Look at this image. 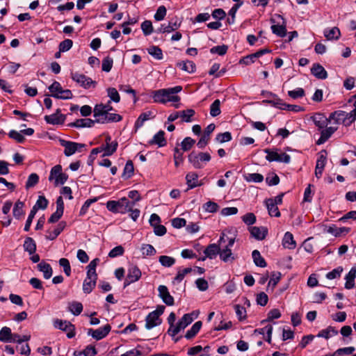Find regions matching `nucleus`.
I'll return each mask as SVG.
<instances>
[{"label":"nucleus","mask_w":356,"mask_h":356,"mask_svg":"<svg viewBox=\"0 0 356 356\" xmlns=\"http://www.w3.org/2000/svg\"><path fill=\"white\" fill-rule=\"evenodd\" d=\"M93 115L95 119L97 118H101L102 117H104L106 115V110L104 104H99L95 105L94 109H93Z\"/></svg>","instance_id":"52"},{"label":"nucleus","mask_w":356,"mask_h":356,"mask_svg":"<svg viewBox=\"0 0 356 356\" xmlns=\"http://www.w3.org/2000/svg\"><path fill=\"white\" fill-rule=\"evenodd\" d=\"M337 127H329L323 129L321 133V137L318 140L317 144L320 145L328 140L331 136L337 130Z\"/></svg>","instance_id":"27"},{"label":"nucleus","mask_w":356,"mask_h":356,"mask_svg":"<svg viewBox=\"0 0 356 356\" xmlns=\"http://www.w3.org/2000/svg\"><path fill=\"white\" fill-rule=\"evenodd\" d=\"M151 114L152 112L150 111L142 113L135 122V128L138 129L141 127L143 125L144 122L149 119V116L151 115Z\"/></svg>","instance_id":"50"},{"label":"nucleus","mask_w":356,"mask_h":356,"mask_svg":"<svg viewBox=\"0 0 356 356\" xmlns=\"http://www.w3.org/2000/svg\"><path fill=\"white\" fill-rule=\"evenodd\" d=\"M60 144L65 148L64 154L66 156H70L73 155L76 152H81L82 149L85 147V144L65 140L63 139L60 140Z\"/></svg>","instance_id":"8"},{"label":"nucleus","mask_w":356,"mask_h":356,"mask_svg":"<svg viewBox=\"0 0 356 356\" xmlns=\"http://www.w3.org/2000/svg\"><path fill=\"white\" fill-rule=\"evenodd\" d=\"M282 245L285 248L291 250L296 248V243L293 239V236L291 232H287L285 233L282 240Z\"/></svg>","instance_id":"34"},{"label":"nucleus","mask_w":356,"mask_h":356,"mask_svg":"<svg viewBox=\"0 0 356 356\" xmlns=\"http://www.w3.org/2000/svg\"><path fill=\"white\" fill-rule=\"evenodd\" d=\"M268 95L272 96V99H266L264 101L273 106L281 110H286L287 104L284 102L282 99L278 97V96L273 92H268Z\"/></svg>","instance_id":"18"},{"label":"nucleus","mask_w":356,"mask_h":356,"mask_svg":"<svg viewBox=\"0 0 356 356\" xmlns=\"http://www.w3.org/2000/svg\"><path fill=\"white\" fill-rule=\"evenodd\" d=\"M220 248L219 245L216 243L209 244L206 249L204 250V253L207 257L210 259H214L218 254H219Z\"/></svg>","instance_id":"28"},{"label":"nucleus","mask_w":356,"mask_h":356,"mask_svg":"<svg viewBox=\"0 0 356 356\" xmlns=\"http://www.w3.org/2000/svg\"><path fill=\"white\" fill-rule=\"evenodd\" d=\"M156 314L150 312L145 318V328L151 330L153 327L160 325L161 320L159 317L156 316Z\"/></svg>","instance_id":"21"},{"label":"nucleus","mask_w":356,"mask_h":356,"mask_svg":"<svg viewBox=\"0 0 356 356\" xmlns=\"http://www.w3.org/2000/svg\"><path fill=\"white\" fill-rule=\"evenodd\" d=\"M180 113L179 118H181L183 122H190L192 121L191 118L195 115V112L193 109H186L179 111Z\"/></svg>","instance_id":"46"},{"label":"nucleus","mask_w":356,"mask_h":356,"mask_svg":"<svg viewBox=\"0 0 356 356\" xmlns=\"http://www.w3.org/2000/svg\"><path fill=\"white\" fill-rule=\"evenodd\" d=\"M305 95V90L302 88H298L295 90L288 91V95L294 99L302 97Z\"/></svg>","instance_id":"63"},{"label":"nucleus","mask_w":356,"mask_h":356,"mask_svg":"<svg viewBox=\"0 0 356 356\" xmlns=\"http://www.w3.org/2000/svg\"><path fill=\"white\" fill-rule=\"evenodd\" d=\"M202 325V321H199L195 322L193 326L191 327L190 330H188L186 334L185 337L187 339H193L200 331Z\"/></svg>","instance_id":"38"},{"label":"nucleus","mask_w":356,"mask_h":356,"mask_svg":"<svg viewBox=\"0 0 356 356\" xmlns=\"http://www.w3.org/2000/svg\"><path fill=\"white\" fill-rule=\"evenodd\" d=\"M24 249L28 252L29 254H33L36 251V244L34 240L31 237H26L24 245Z\"/></svg>","instance_id":"40"},{"label":"nucleus","mask_w":356,"mask_h":356,"mask_svg":"<svg viewBox=\"0 0 356 356\" xmlns=\"http://www.w3.org/2000/svg\"><path fill=\"white\" fill-rule=\"evenodd\" d=\"M181 86H177L173 88L154 90L152 94V98L154 102L163 104L169 102H178L180 101V97L176 94L181 92Z\"/></svg>","instance_id":"1"},{"label":"nucleus","mask_w":356,"mask_h":356,"mask_svg":"<svg viewBox=\"0 0 356 356\" xmlns=\"http://www.w3.org/2000/svg\"><path fill=\"white\" fill-rule=\"evenodd\" d=\"M66 226V222L64 221L60 222L56 227L53 231H48V234L46 236V238L50 241H53L63 232Z\"/></svg>","instance_id":"30"},{"label":"nucleus","mask_w":356,"mask_h":356,"mask_svg":"<svg viewBox=\"0 0 356 356\" xmlns=\"http://www.w3.org/2000/svg\"><path fill=\"white\" fill-rule=\"evenodd\" d=\"M97 122L95 120H91L90 118L78 119L75 122L69 124L70 127H74L76 128L83 127H92Z\"/></svg>","instance_id":"24"},{"label":"nucleus","mask_w":356,"mask_h":356,"mask_svg":"<svg viewBox=\"0 0 356 356\" xmlns=\"http://www.w3.org/2000/svg\"><path fill=\"white\" fill-rule=\"evenodd\" d=\"M38 270L43 273L44 279L48 280L52 276L53 270L50 264L42 261L37 266Z\"/></svg>","instance_id":"26"},{"label":"nucleus","mask_w":356,"mask_h":356,"mask_svg":"<svg viewBox=\"0 0 356 356\" xmlns=\"http://www.w3.org/2000/svg\"><path fill=\"white\" fill-rule=\"evenodd\" d=\"M48 205V200L44 196H39L36 203L32 209H35L37 212L39 209H45Z\"/></svg>","instance_id":"54"},{"label":"nucleus","mask_w":356,"mask_h":356,"mask_svg":"<svg viewBox=\"0 0 356 356\" xmlns=\"http://www.w3.org/2000/svg\"><path fill=\"white\" fill-rule=\"evenodd\" d=\"M159 296L163 302L168 305L172 306L175 303L174 298L170 294L168 289L165 285H160L158 287Z\"/></svg>","instance_id":"13"},{"label":"nucleus","mask_w":356,"mask_h":356,"mask_svg":"<svg viewBox=\"0 0 356 356\" xmlns=\"http://www.w3.org/2000/svg\"><path fill=\"white\" fill-rule=\"evenodd\" d=\"M59 265L63 268V271L67 276L71 275V266L67 259L61 258L59 259Z\"/></svg>","instance_id":"61"},{"label":"nucleus","mask_w":356,"mask_h":356,"mask_svg":"<svg viewBox=\"0 0 356 356\" xmlns=\"http://www.w3.org/2000/svg\"><path fill=\"white\" fill-rule=\"evenodd\" d=\"M24 206V204L23 202H21L18 200L15 204L14 208H13V216L15 218L19 219L24 214L23 207Z\"/></svg>","instance_id":"44"},{"label":"nucleus","mask_w":356,"mask_h":356,"mask_svg":"<svg viewBox=\"0 0 356 356\" xmlns=\"http://www.w3.org/2000/svg\"><path fill=\"white\" fill-rule=\"evenodd\" d=\"M195 143V140L191 137L185 138L181 143V149L183 151H188Z\"/></svg>","instance_id":"58"},{"label":"nucleus","mask_w":356,"mask_h":356,"mask_svg":"<svg viewBox=\"0 0 356 356\" xmlns=\"http://www.w3.org/2000/svg\"><path fill=\"white\" fill-rule=\"evenodd\" d=\"M266 206L268 209V213L270 216L280 217V212L277 205L275 204V202L273 203V198L267 199L265 201Z\"/></svg>","instance_id":"33"},{"label":"nucleus","mask_w":356,"mask_h":356,"mask_svg":"<svg viewBox=\"0 0 356 356\" xmlns=\"http://www.w3.org/2000/svg\"><path fill=\"white\" fill-rule=\"evenodd\" d=\"M221 113L220 110V101L216 99L210 106V115L212 117H216Z\"/></svg>","instance_id":"48"},{"label":"nucleus","mask_w":356,"mask_h":356,"mask_svg":"<svg viewBox=\"0 0 356 356\" xmlns=\"http://www.w3.org/2000/svg\"><path fill=\"white\" fill-rule=\"evenodd\" d=\"M48 179L50 181L54 179V185L57 186L59 184H64L68 179V175L62 172L60 165H56L51 168Z\"/></svg>","instance_id":"6"},{"label":"nucleus","mask_w":356,"mask_h":356,"mask_svg":"<svg viewBox=\"0 0 356 356\" xmlns=\"http://www.w3.org/2000/svg\"><path fill=\"white\" fill-rule=\"evenodd\" d=\"M245 179L248 182L261 183L264 180V176L259 173H250L245 176Z\"/></svg>","instance_id":"53"},{"label":"nucleus","mask_w":356,"mask_h":356,"mask_svg":"<svg viewBox=\"0 0 356 356\" xmlns=\"http://www.w3.org/2000/svg\"><path fill=\"white\" fill-rule=\"evenodd\" d=\"M49 90L51 93V96L56 99H70L72 98V91L68 89H63L60 83L56 81L49 86Z\"/></svg>","instance_id":"2"},{"label":"nucleus","mask_w":356,"mask_h":356,"mask_svg":"<svg viewBox=\"0 0 356 356\" xmlns=\"http://www.w3.org/2000/svg\"><path fill=\"white\" fill-rule=\"evenodd\" d=\"M220 258L225 262H227L229 260H233L232 252L230 248L225 247L222 250H220Z\"/></svg>","instance_id":"45"},{"label":"nucleus","mask_w":356,"mask_h":356,"mask_svg":"<svg viewBox=\"0 0 356 356\" xmlns=\"http://www.w3.org/2000/svg\"><path fill=\"white\" fill-rule=\"evenodd\" d=\"M113 60L110 56L105 57L102 60V69L103 71L108 72L113 67Z\"/></svg>","instance_id":"62"},{"label":"nucleus","mask_w":356,"mask_h":356,"mask_svg":"<svg viewBox=\"0 0 356 356\" xmlns=\"http://www.w3.org/2000/svg\"><path fill=\"white\" fill-rule=\"evenodd\" d=\"M134 164L131 160L127 161L122 177L125 179H129L134 175Z\"/></svg>","instance_id":"42"},{"label":"nucleus","mask_w":356,"mask_h":356,"mask_svg":"<svg viewBox=\"0 0 356 356\" xmlns=\"http://www.w3.org/2000/svg\"><path fill=\"white\" fill-rule=\"evenodd\" d=\"M338 334L337 330H336L334 327L328 326L327 328L321 330L318 334L317 337H322L325 339H328L330 337L335 336Z\"/></svg>","instance_id":"35"},{"label":"nucleus","mask_w":356,"mask_h":356,"mask_svg":"<svg viewBox=\"0 0 356 356\" xmlns=\"http://www.w3.org/2000/svg\"><path fill=\"white\" fill-rule=\"evenodd\" d=\"M180 26V23L177 22H169L168 24H162L156 31L157 33H170L177 30Z\"/></svg>","instance_id":"31"},{"label":"nucleus","mask_w":356,"mask_h":356,"mask_svg":"<svg viewBox=\"0 0 356 356\" xmlns=\"http://www.w3.org/2000/svg\"><path fill=\"white\" fill-rule=\"evenodd\" d=\"M216 126L213 123L209 124L204 129V134L201 138L197 143L199 148L203 149L207 144L210 139V134L214 131Z\"/></svg>","instance_id":"14"},{"label":"nucleus","mask_w":356,"mask_h":356,"mask_svg":"<svg viewBox=\"0 0 356 356\" xmlns=\"http://www.w3.org/2000/svg\"><path fill=\"white\" fill-rule=\"evenodd\" d=\"M142 273L139 268L136 265H131L128 268L127 275L124 282V288L140 280Z\"/></svg>","instance_id":"9"},{"label":"nucleus","mask_w":356,"mask_h":356,"mask_svg":"<svg viewBox=\"0 0 356 356\" xmlns=\"http://www.w3.org/2000/svg\"><path fill=\"white\" fill-rule=\"evenodd\" d=\"M148 53L157 60L163 58L162 50L156 46H152L148 49Z\"/></svg>","instance_id":"59"},{"label":"nucleus","mask_w":356,"mask_h":356,"mask_svg":"<svg viewBox=\"0 0 356 356\" xmlns=\"http://www.w3.org/2000/svg\"><path fill=\"white\" fill-rule=\"evenodd\" d=\"M39 181V176L36 173H31L26 182V188L29 189L35 186Z\"/></svg>","instance_id":"55"},{"label":"nucleus","mask_w":356,"mask_h":356,"mask_svg":"<svg viewBox=\"0 0 356 356\" xmlns=\"http://www.w3.org/2000/svg\"><path fill=\"white\" fill-rule=\"evenodd\" d=\"M324 36L329 40H338L341 36L340 30L337 27H333L331 29H325L323 32Z\"/></svg>","instance_id":"41"},{"label":"nucleus","mask_w":356,"mask_h":356,"mask_svg":"<svg viewBox=\"0 0 356 356\" xmlns=\"http://www.w3.org/2000/svg\"><path fill=\"white\" fill-rule=\"evenodd\" d=\"M356 277V268H352L346 275L345 288L351 289L355 286V279Z\"/></svg>","instance_id":"32"},{"label":"nucleus","mask_w":356,"mask_h":356,"mask_svg":"<svg viewBox=\"0 0 356 356\" xmlns=\"http://www.w3.org/2000/svg\"><path fill=\"white\" fill-rule=\"evenodd\" d=\"M164 136L165 132L161 130L158 131L148 142V144L150 145H156L159 147H165L167 145V141Z\"/></svg>","instance_id":"17"},{"label":"nucleus","mask_w":356,"mask_h":356,"mask_svg":"<svg viewBox=\"0 0 356 356\" xmlns=\"http://www.w3.org/2000/svg\"><path fill=\"white\" fill-rule=\"evenodd\" d=\"M248 230L251 236L259 241L264 239L268 234V229L264 227H250Z\"/></svg>","instance_id":"16"},{"label":"nucleus","mask_w":356,"mask_h":356,"mask_svg":"<svg viewBox=\"0 0 356 356\" xmlns=\"http://www.w3.org/2000/svg\"><path fill=\"white\" fill-rule=\"evenodd\" d=\"M311 73L318 79H325L327 77V72L325 68L318 63H314L311 68Z\"/></svg>","instance_id":"20"},{"label":"nucleus","mask_w":356,"mask_h":356,"mask_svg":"<svg viewBox=\"0 0 356 356\" xmlns=\"http://www.w3.org/2000/svg\"><path fill=\"white\" fill-rule=\"evenodd\" d=\"M177 66L179 67L181 70L187 72L188 73H193L195 71L196 66L195 64L191 60H185L179 62L177 64Z\"/></svg>","instance_id":"36"},{"label":"nucleus","mask_w":356,"mask_h":356,"mask_svg":"<svg viewBox=\"0 0 356 356\" xmlns=\"http://www.w3.org/2000/svg\"><path fill=\"white\" fill-rule=\"evenodd\" d=\"M159 261L165 267H171L175 263V259L173 257L165 255L160 256Z\"/></svg>","instance_id":"56"},{"label":"nucleus","mask_w":356,"mask_h":356,"mask_svg":"<svg viewBox=\"0 0 356 356\" xmlns=\"http://www.w3.org/2000/svg\"><path fill=\"white\" fill-rule=\"evenodd\" d=\"M56 328L66 332L67 337L72 339L75 336V327L70 321L56 319L54 322Z\"/></svg>","instance_id":"10"},{"label":"nucleus","mask_w":356,"mask_h":356,"mask_svg":"<svg viewBox=\"0 0 356 356\" xmlns=\"http://www.w3.org/2000/svg\"><path fill=\"white\" fill-rule=\"evenodd\" d=\"M275 17L282 21V24H275V19L271 18L270 22L273 24L271 26L272 32L278 37L284 38L286 35V22L280 15H275Z\"/></svg>","instance_id":"11"},{"label":"nucleus","mask_w":356,"mask_h":356,"mask_svg":"<svg viewBox=\"0 0 356 356\" xmlns=\"http://www.w3.org/2000/svg\"><path fill=\"white\" fill-rule=\"evenodd\" d=\"M111 330V327L109 324L105 325L102 327H99L97 330L88 329L87 333L88 335L92 336V338L96 340H101L106 337Z\"/></svg>","instance_id":"12"},{"label":"nucleus","mask_w":356,"mask_h":356,"mask_svg":"<svg viewBox=\"0 0 356 356\" xmlns=\"http://www.w3.org/2000/svg\"><path fill=\"white\" fill-rule=\"evenodd\" d=\"M141 29L145 35H149L153 32V26L151 21L145 20L141 24Z\"/></svg>","instance_id":"64"},{"label":"nucleus","mask_w":356,"mask_h":356,"mask_svg":"<svg viewBox=\"0 0 356 356\" xmlns=\"http://www.w3.org/2000/svg\"><path fill=\"white\" fill-rule=\"evenodd\" d=\"M97 280V277H90V275L87 274V277L83 284V291L85 293H90L92 292L96 285Z\"/></svg>","instance_id":"22"},{"label":"nucleus","mask_w":356,"mask_h":356,"mask_svg":"<svg viewBox=\"0 0 356 356\" xmlns=\"http://www.w3.org/2000/svg\"><path fill=\"white\" fill-rule=\"evenodd\" d=\"M198 176L195 172H189L186 176V183L188 186V188L191 189L197 186Z\"/></svg>","instance_id":"43"},{"label":"nucleus","mask_w":356,"mask_h":356,"mask_svg":"<svg viewBox=\"0 0 356 356\" xmlns=\"http://www.w3.org/2000/svg\"><path fill=\"white\" fill-rule=\"evenodd\" d=\"M122 119V116L116 113H107L104 117L101 118H97V123L105 124L109 122H117L121 121Z\"/></svg>","instance_id":"23"},{"label":"nucleus","mask_w":356,"mask_h":356,"mask_svg":"<svg viewBox=\"0 0 356 356\" xmlns=\"http://www.w3.org/2000/svg\"><path fill=\"white\" fill-rule=\"evenodd\" d=\"M118 202V213L122 214L129 212L135 205V202H130L127 197L120 199Z\"/></svg>","instance_id":"19"},{"label":"nucleus","mask_w":356,"mask_h":356,"mask_svg":"<svg viewBox=\"0 0 356 356\" xmlns=\"http://www.w3.org/2000/svg\"><path fill=\"white\" fill-rule=\"evenodd\" d=\"M252 257L254 264L257 266L264 268L266 266L267 264L264 259V258L261 255L260 252L257 250H254L252 252Z\"/></svg>","instance_id":"37"},{"label":"nucleus","mask_w":356,"mask_h":356,"mask_svg":"<svg viewBox=\"0 0 356 356\" xmlns=\"http://www.w3.org/2000/svg\"><path fill=\"white\" fill-rule=\"evenodd\" d=\"M325 163L326 156L321 152L317 159L315 168V175L317 178H320L321 177L324 167L325 165Z\"/></svg>","instance_id":"29"},{"label":"nucleus","mask_w":356,"mask_h":356,"mask_svg":"<svg viewBox=\"0 0 356 356\" xmlns=\"http://www.w3.org/2000/svg\"><path fill=\"white\" fill-rule=\"evenodd\" d=\"M355 350V348L353 346L339 348L332 354V356H341L342 355H349L353 354Z\"/></svg>","instance_id":"60"},{"label":"nucleus","mask_w":356,"mask_h":356,"mask_svg":"<svg viewBox=\"0 0 356 356\" xmlns=\"http://www.w3.org/2000/svg\"><path fill=\"white\" fill-rule=\"evenodd\" d=\"M194 320L193 313L186 314L182 318L177 322L176 326L174 328L169 327L168 333L172 337L177 334L181 330H184L189 324H191Z\"/></svg>","instance_id":"5"},{"label":"nucleus","mask_w":356,"mask_h":356,"mask_svg":"<svg viewBox=\"0 0 356 356\" xmlns=\"http://www.w3.org/2000/svg\"><path fill=\"white\" fill-rule=\"evenodd\" d=\"M99 262V259L95 258L92 260L88 266H87V274L90 276L97 277V274L96 273V267Z\"/></svg>","instance_id":"47"},{"label":"nucleus","mask_w":356,"mask_h":356,"mask_svg":"<svg viewBox=\"0 0 356 356\" xmlns=\"http://www.w3.org/2000/svg\"><path fill=\"white\" fill-rule=\"evenodd\" d=\"M12 332L8 327H3L0 330V341L4 343L12 342Z\"/></svg>","instance_id":"39"},{"label":"nucleus","mask_w":356,"mask_h":356,"mask_svg":"<svg viewBox=\"0 0 356 356\" xmlns=\"http://www.w3.org/2000/svg\"><path fill=\"white\" fill-rule=\"evenodd\" d=\"M334 122L335 124H343L345 126H350L355 121H352L350 112L346 113L343 111H336L330 113L329 116V122Z\"/></svg>","instance_id":"3"},{"label":"nucleus","mask_w":356,"mask_h":356,"mask_svg":"<svg viewBox=\"0 0 356 356\" xmlns=\"http://www.w3.org/2000/svg\"><path fill=\"white\" fill-rule=\"evenodd\" d=\"M118 145L116 141H113L106 145V146L104 147V153L103 156H107L112 155L116 151Z\"/></svg>","instance_id":"49"},{"label":"nucleus","mask_w":356,"mask_h":356,"mask_svg":"<svg viewBox=\"0 0 356 356\" xmlns=\"http://www.w3.org/2000/svg\"><path fill=\"white\" fill-rule=\"evenodd\" d=\"M71 78L84 89L95 88L97 86V82L95 81L92 80L91 78L83 74H79L78 72L72 73Z\"/></svg>","instance_id":"7"},{"label":"nucleus","mask_w":356,"mask_h":356,"mask_svg":"<svg viewBox=\"0 0 356 356\" xmlns=\"http://www.w3.org/2000/svg\"><path fill=\"white\" fill-rule=\"evenodd\" d=\"M211 155L207 152H192L188 155V161L196 169H200L203 168L202 163L209 162L211 160Z\"/></svg>","instance_id":"4"},{"label":"nucleus","mask_w":356,"mask_h":356,"mask_svg":"<svg viewBox=\"0 0 356 356\" xmlns=\"http://www.w3.org/2000/svg\"><path fill=\"white\" fill-rule=\"evenodd\" d=\"M69 309L74 315L78 316L83 310V305L79 302L74 301L70 304Z\"/></svg>","instance_id":"51"},{"label":"nucleus","mask_w":356,"mask_h":356,"mask_svg":"<svg viewBox=\"0 0 356 356\" xmlns=\"http://www.w3.org/2000/svg\"><path fill=\"white\" fill-rule=\"evenodd\" d=\"M312 119L316 127L319 129H323L325 127L329 122V118L323 113H316L312 117Z\"/></svg>","instance_id":"25"},{"label":"nucleus","mask_w":356,"mask_h":356,"mask_svg":"<svg viewBox=\"0 0 356 356\" xmlns=\"http://www.w3.org/2000/svg\"><path fill=\"white\" fill-rule=\"evenodd\" d=\"M8 136L19 143H23L25 141V138L22 133H21V131L19 132L15 130H11L8 133Z\"/></svg>","instance_id":"57"},{"label":"nucleus","mask_w":356,"mask_h":356,"mask_svg":"<svg viewBox=\"0 0 356 356\" xmlns=\"http://www.w3.org/2000/svg\"><path fill=\"white\" fill-rule=\"evenodd\" d=\"M60 110L57 109L56 112L49 115H45L44 120L47 124H61L65 120V116L60 113Z\"/></svg>","instance_id":"15"}]
</instances>
